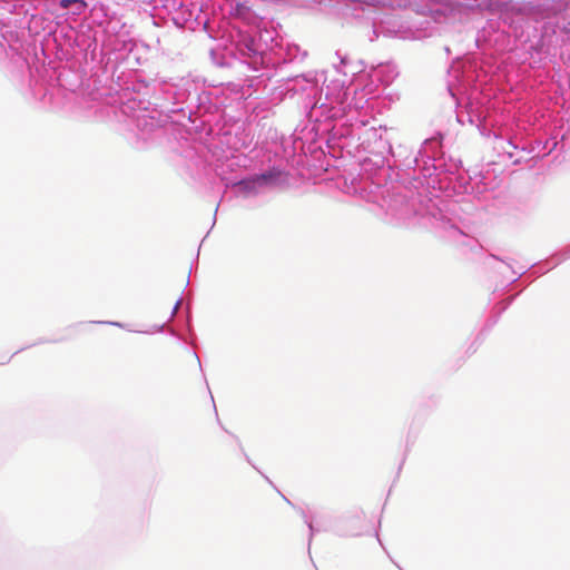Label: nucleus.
Segmentation results:
<instances>
[{
    "label": "nucleus",
    "instance_id": "obj_1",
    "mask_svg": "<svg viewBox=\"0 0 570 570\" xmlns=\"http://www.w3.org/2000/svg\"><path fill=\"white\" fill-rule=\"evenodd\" d=\"M282 175V171L278 169H269L263 174L255 175L253 177L252 184H258L259 187L274 185L278 181L279 177Z\"/></svg>",
    "mask_w": 570,
    "mask_h": 570
},
{
    "label": "nucleus",
    "instance_id": "obj_2",
    "mask_svg": "<svg viewBox=\"0 0 570 570\" xmlns=\"http://www.w3.org/2000/svg\"><path fill=\"white\" fill-rule=\"evenodd\" d=\"M71 6H76V13H81L86 8V2L83 0H61L60 7L62 9H68Z\"/></svg>",
    "mask_w": 570,
    "mask_h": 570
},
{
    "label": "nucleus",
    "instance_id": "obj_3",
    "mask_svg": "<svg viewBox=\"0 0 570 570\" xmlns=\"http://www.w3.org/2000/svg\"><path fill=\"white\" fill-rule=\"evenodd\" d=\"M252 181H253V177L249 178V179H245V180L239 181L238 185L244 190L253 193V191H256L257 188H259V186H258V184H254V183L252 184Z\"/></svg>",
    "mask_w": 570,
    "mask_h": 570
}]
</instances>
